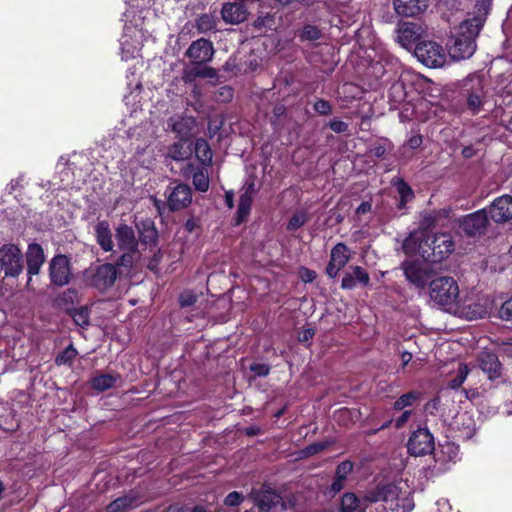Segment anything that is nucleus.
<instances>
[{
	"label": "nucleus",
	"instance_id": "nucleus-57",
	"mask_svg": "<svg viewBox=\"0 0 512 512\" xmlns=\"http://www.w3.org/2000/svg\"><path fill=\"white\" fill-rule=\"evenodd\" d=\"M315 331L313 328H306L299 332L298 340L300 342H307L313 338Z\"/></svg>",
	"mask_w": 512,
	"mask_h": 512
},
{
	"label": "nucleus",
	"instance_id": "nucleus-14",
	"mask_svg": "<svg viewBox=\"0 0 512 512\" xmlns=\"http://www.w3.org/2000/svg\"><path fill=\"white\" fill-rule=\"evenodd\" d=\"M488 224V215L485 209L464 216L460 220V228L469 236L481 235Z\"/></svg>",
	"mask_w": 512,
	"mask_h": 512
},
{
	"label": "nucleus",
	"instance_id": "nucleus-18",
	"mask_svg": "<svg viewBox=\"0 0 512 512\" xmlns=\"http://www.w3.org/2000/svg\"><path fill=\"white\" fill-rule=\"evenodd\" d=\"M491 219L497 223H504L512 219V196L503 195L494 200L489 208Z\"/></svg>",
	"mask_w": 512,
	"mask_h": 512
},
{
	"label": "nucleus",
	"instance_id": "nucleus-22",
	"mask_svg": "<svg viewBox=\"0 0 512 512\" xmlns=\"http://www.w3.org/2000/svg\"><path fill=\"white\" fill-rule=\"evenodd\" d=\"M429 0H394L393 5L397 14L413 17L426 10Z\"/></svg>",
	"mask_w": 512,
	"mask_h": 512
},
{
	"label": "nucleus",
	"instance_id": "nucleus-33",
	"mask_svg": "<svg viewBox=\"0 0 512 512\" xmlns=\"http://www.w3.org/2000/svg\"><path fill=\"white\" fill-rule=\"evenodd\" d=\"M194 152L196 158L201 162L202 165H209L212 161V151L208 142L199 138L195 141Z\"/></svg>",
	"mask_w": 512,
	"mask_h": 512
},
{
	"label": "nucleus",
	"instance_id": "nucleus-15",
	"mask_svg": "<svg viewBox=\"0 0 512 512\" xmlns=\"http://www.w3.org/2000/svg\"><path fill=\"white\" fill-rule=\"evenodd\" d=\"M167 192V205L172 211L182 210L192 202V191L186 184H178Z\"/></svg>",
	"mask_w": 512,
	"mask_h": 512
},
{
	"label": "nucleus",
	"instance_id": "nucleus-27",
	"mask_svg": "<svg viewBox=\"0 0 512 512\" xmlns=\"http://www.w3.org/2000/svg\"><path fill=\"white\" fill-rule=\"evenodd\" d=\"M96 240L100 247L106 251H112L114 244L112 240V233L107 221H100L95 226Z\"/></svg>",
	"mask_w": 512,
	"mask_h": 512
},
{
	"label": "nucleus",
	"instance_id": "nucleus-64",
	"mask_svg": "<svg viewBox=\"0 0 512 512\" xmlns=\"http://www.w3.org/2000/svg\"><path fill=\"white\" fill-rule=\"evenodd\" d=\"M195 78H197V73H196V70L193 69V70H184L183 72V75H182V79L184 82H191L193 81Z\"/></svg>",
	"mask_w": 512,
	"mask_h": 512
},
{
	"label": "nucleus",
	"instance_id": "nucleus-2",
	"mask_svg": "<svg viewBox=\"0 0 512 512\" xmlns=\"http://www.w3.org/2000/svg\"><path fill=\"white\" fill-rule=\"evenodd\" d=\"M407 255L419 254L425 261L441 262L454 250V242L449 233L431 234L426 229L414 231L403 242Z\"/></svg>",
	"mask_w": 512,
	"mask_h": 512
},
{
	"label": "nucleus",
	"instance_id": "nucleus-31",
	"mask_svg": "<svg viewBox=\"0 0 512 512\" xmlns=\"http://www.w3.org/2000/svg\"><path fill=\"white\" fill-rule=\"evenodd\" d=\"M118 379V375L100 374L91 379V386L94 390L98 392H103L112 388Z\"/></svg>",
	"mask_w": 512,
	"mask_h": 512
},
{
	"label": "nucleus",
	"instance_id": "nucleus-1",
	"mask_svg": "<svg viewBox=\"0 0 512 512\" xmlns=\"http://www.w3.org/2000/svg\"><path fill=\"white\" fill-rule=\"evenodd\" d=\"M383 502L385 512H410L414 501L405 482L377 485L368 489L363 499L354 493H346L341 500L342 512H364L368 504Z\"/></svg>",
	"mask_w": 512,
	"mask_h": 512
},
{
	"label": "nucleus",
	"instance_id": "nucleus-60",
	"mask_svg": "<svg viewBox=\"0 0 512 512\" xmlns=\"http://www.w3.org/2000/svg\"><path fill=\"white\" fill-rule=\"evenodd\" d=\"M344 484H345V480L339 479L338 477L335 476V479L330 486V490L333 493H338L344 488Z\"/></svg>",
	"mask_w": 512,
	"mask_h": 512
},
{
	"label": "nucleus",
	"instance_id": "nucleus-11",
	"mask_svg": "<svg viewBox=\"0 0 512 512\" xmlns=\"http://www.w3.org/2000/svg\"><path fill=\"white\" fill-rule=\"evenodd\" d=\"M251 497L261 512H283L286 509L281 496L267 486L253 490Z\"/></svg>",
	"mask_w": 512,
	"mask_h": 512
},
{
	"label": "nucleus",
	"instance_id": "nucleus-6",
	"mask_svg": "<svg viewBox=\"0 0 512 512\" xmlns=\"http://www.w3.org/2000/svg\"><path fill=\"white\" fill-rule=\"evenodd\" d=\"M406 280L418 289H425L433 280L435 272L427 262L419 260H405L401 264Z\"/></svg>",
	"mask_w": 512,
	"mask_h": 512
},
{
	"label": "nucleus",
	"instance_id": "nucleus-53",
	"mask_svg": "<svg viewBox=\"0 0 512 512\" xmlns=\"http://www.w3.org/2000/svg\"><path fill=\"white\" fill-rule=\"evenodd\" d=\"M356 284L357 281L355 280L354 276L352 275L351 272H348L344 275L342 279L341 287L343 289H352L356 286Z\"/></svg>",
	"mask_w": 512,
	"mask_h": 512
},
{
	"label": "nucleus",
	"instance_id": "nucleus-34",
	"mask_svg": "<svg viewBox=\"0 0 512 512\" xmlns=\"http://www.w3.org/2000/svg\"><path fill=\"white\" fill-rule=\"evenodd\" d=\"M171 130L176 133L179 140H184L190 133L189 121L183 117H173L169 120Z\"/></svg>",
	"mask_w": 512,
	"mask_h": 512
},
{
	"label": "nucleus",
	"instance_id": "nucleus-40",
	"mask_svg": "<svg viewBox=\"0 0 512 512\" xmlns=\"http://www.w3.org/2000/svg\"><path fill=\"white\" fill-rule=\"evenodd\" d=\"M469 373L468 366L466 364H460L457 370L456 376L450 381L449 386L452 389L459 388L465 381Z\"/></svg>",
	"mask_w": 512,
	"mask_h": 512
},
{
	"label": "nucleus",
	"instance_id": "nucleus-28",
	"mask_svg": "<svg viewBox=\"0 0 512 512\" xmlns=\"http://www.w3.org/2000/svg\"><path fill=\"white\" fill-rule=\"evenodd\" d=\"M418 39L415 25L404 23L397 30V41L404 48H410Z\"/></svg>",
	"mask_w": 512,
	"mask_h": 512
},
{
	"label": "nucleus",
	"instance_id": "nucleus-24",
	"mask_svg": "<svg viewBox=\"0 0 512 512\" xmlns=\"http://www.w3.org/2000/svg\"><path fill=\"white\" fill-rule=\"evenodd\" d=\"M478 363L483 372L488 374L490 379L500 375L501 364L497 355L491 351H482L478 357Z\"/></svg>",
	"mask_w": 512,
	"mask_h": 512
},
{
	"label": "nucleus",
	"instance_id": "nucleus-62",
	"mask_svg": "<svg viewBox=\"0 0 512 512\" xmlns=\"http://www.w3.org/2000/svg\"><path fill=\"white\" fill-rule=\"evenodd\" d=\"M301 278L304 282L310 283L316 278V273L313 270L304 269L301 273Z\"/></svg>",
	"mask_w": 512,
	"mask_h": 512
},
{
	"label": "nucleus",
	"instance_id": "nucleus-50",
	"mask_svg": "<svg viewBox=\"0 0 512 512\" xmlns=\"http://www.w3.org/2000/svg\"><path fill=\"white\" fill-rule=\"evenodd\" d=\"M314 110L321 115H328L331 112V105L328 101L320 99L315 102Z\"/></svg>",
	"mask_w": 512,
	"mask_h": 512
},
{
	"label": "nucleus",
	"instance_id": "nucleus-59",
	"mask_svg": "<svg viewBox=\"0 0 512 512\" xmlns=\"http://www.w3.org/2000/svg\"><path fill=\"white\" fill-rule=\"evenodd\" d=\"M156 240V230L155 229H148L145 232V235L141 237V241H143L145 244H150L155 242Z\"/></svg>",
	"mask_w": 512,
	"mask_h": 512
},
{
	"label": "nucleus",
	"instance_id": "nucleus-51",
	"mask_svg": "<svg viewBox=\"0 0 512 512\" xmlns=\"http://www.w3.org/2000/svg\"><path fill=\"white\" fill-rule=\"evenodd\" d=\"M133 253L134 252H128L124 251V253L121 255V257L117 261L118 266L123 267H131L133 264Z\"/></svg>",
	"mask_w": 512,
	"mask_h": 512
},
{
	"label": "nucleus",
	"instance_id": "nucleus-23",
	"mask_svg": "<svg viewBox=\"0 0 512 512\" xmlns=\"http://www.w3.org/2000/svg\"><path fill=\"white\" fill-rule=\"evenodd\" d=\"M117 245L120 250L128 252H136L138 242L135 237L133 229L126 225L121 224L116 230Z\"/></svg>",
	"mask_w": 512,
	"mask_h": 512
},
{
	"label": "nucleus",
	"instance_id": "nucleus-55",
	"mask_svg": "<svg viewBox=\"0 0 512 512\" xmlns=\"http://www.w3.org/2000/svg\"><path fill=\"white\" fill-rule=\"evenodd\" d=\"M256 193L255 189V182L253 179L246 180L244 186H243V192L242 195H248L251 198H254V195Z\"/></svg>",
	"mask_w": 512,
	"mask_h": 512
},
{
	"label": "nucleus",
	"instance_id": "nucleus-9",
	"mask_svg": "<svg viewBox=\"0 0 512 512\" xmlns=\"http://www.w3.org/2000/svg\"><path fill=\"white\" fill-rule=\"evenodd\" d=\"M417 59L429 68L443 67L447 60L445 50L434 41H422L414 49Z\"/></svg>",
	"mask_w": 512,
	"mask_h": 512
},
{
	"label": "nucleus",
	"instance_id": "nucleus-21",
	"mask_svg": "<svg viewBox=\"0 0 512 512\" xmlns=\"http://www.w3.org/2000/svg\"><path fill=\"white\" fill-rule=\"evenodd\" d=\"M468 83H471V91L467 95V106L473 113H477L483 104V82L479 77H471L467 79L466 86Z\"/></svg>",
	"mask_w": 512,
	"mask_h": 512
},
{
	"label": "nucleus",
	"instance_id": "nucleus-30",
	"mask_svg": "<svg viewBox=\"0 0 512 512\" xmlns=\"http://www.w3.org/2000/svg\"><path fill=\"white\" fill-rule=\"evenodd\" d=\"M392 183L399 195L398 207L403 209L405 205L414 198V192L411 187L402 179H393Z\"/></svg>",
	"mask_w": 512,
	"mask_h": 512
},
{
	"label": "nucleus",
	"instance_id": "nucleus-42",
	"mask_svg": "<svg viewBox=\"0 0 512 512\" xmlns=\"http://www.w3.org/2000/svg\"><path fill=\"white\" fill-rule=\"evenodd\" d=\"M321 37V31L314 25H305L300 33L302 40L314 41Z\"/></svg>",
	"mask_w": 512,
	"mask_h": 512
},
{
	"label": "nucleus",
	"instance_id": "nucleus-16",
	"mask_svg": "<svg viewBox=\"0 0 512 512\" xmlns=\"http://www.w3.org/2000/svg\"><path fill=\"white\" fill-rule=\"evenodd\" d=\"M186 54L192 63L200 65L212 59L214 48L211 41L201 38L192 42Z\"/></svg>",
	"mask_w": 512,
	"mask_h": 512
},
{
	"label": "nucleus",
	"instance_id": "nucleus-58",
	"mask_svg": "<svg viewBox=\"0 0 512 512\" xmlns=\"http://www.w3.org/2000/svg\"><path fill=\"white\" fill-rule=\"evenodd\" d=\"M195 301H196V296H194L193 294L183 293L180 296V304L183 307L190 306V305L194 304Z\"/></svg>",
	"mask_w": 512,
	"mask_h": 512
},
{
	"label": "nucleus",
	"instance_id": "nucleus-20",
	"mask_svg": "<svg viewBox=\"0 0 512 512\" xmlns=\"http://www.w3.org/2000/svg\"><path fill=\"white\" fill-rule=\"evenodd\" d=\"M27 260V273L29 280L32 276L37 275L45 261V255L43 248L37 243H31L28 245L26 252Z\"/></svg>",
	"mask_w": 512,
	"mask_h": 512
},
{
	"label": "nucleus",
	"instance_id": "nucleus-38",
	"mask_svg": "<svg viewBox=\"0 0 512 512\" xmlns=\"http://www.w3.org/2000/svg\"><path fill=\"white\" fill-rule=\"evenodd\" d=\"M196 27L200 33H207L215 30L216 20L210 14H203L196 20Z\"/></svg>",
	"mask_w": 512,
	"mask_h": 512
},
{
	"label": "nucleus",
	"instance_id": "nucleus-3",
	"mask_svg": "<svg viewBox=\"0 0 512 512\" xmlns=\"http://www.w3.org/2000/svg\"><path fill=\"white\" fill-rule=\"evenodd\" d=\"M143 11H139V15H136L134 9H127L124 14V32L120 39L121 46V57L123 60H129L136 58L142 48L143 43Z\"/></svg>",
	"mask_w": 512,
	"mask_h": 512
},
{
	"label": "nucleus",
	"instance_id": "nucleus-8",
	"mask_svg": "<svg viewBox=\"0 0 512 512\" xmlns=\"http://www.w3.org/2000/svg\"><path fill=\"white\" fill-rule=\"evenodd\" d=\"M0 269L6 277L16 278L23 271V254L18 245L7 243L0 247Z\"/></svg>",
	"mask_w": 512,
	"mask_h": 512
},
{
	"label": "nucleus",
	"instance_id": "nucleus-10",
	"mask_svg": "<svg viewBox=\"0 0 512 512\" xmlns=\"http://www.w3.org/2000/svg\"><path fill=\"white\" fill-rule=\"evenodd\" d=\"M84 278L87 285L94 287L99 291H106L115 283L117 279V270L113 264L105 263L98 265L94 269L86 270Z\"/></svg>",
	"mask_w": 512,
	"mask_h": 512
},
{
	"label": "nucleus",
	"instance_id": "nucleus-36",
	"mask_svg": "<svg viewBox=\"0 0 512 512\" xmlns=\"http://www.w3.org/2000/svg\"><path fill=\"white\" fill-rule=\"evenodd\" d=\"M253 198L248 195H242L239 199L238 209H237V224L242 223L246 220L248 215L250 214L251 206H252Z\"/></svg>",
	"mask_w": 512,
	"mask_h": 512
},
{
	"label": "nucleus",
	"instance_id": "nucleus-5",
	"mask_svg": "<svg viewBox=\"0 0 512 512\" xmlns=\"http://www.w3.org/2000/svg\"><path fill=\"white\" fill-rule=\"evenodd\" d=\"M430 299L447 311L456 310L459 298V286L449 276L433 279L429 287Z\"/></svg>",
	"mask_w": 512,
	"mask_h": 512
},
{
	"label": "nucleus",
	"instance_id": "nucleus-41",
	"mask_svg": "<svg viewBox=\"0 0 512 512\" xmlns=\"http://www.w3.org/2000/svg\"><path fill=\"white\" fill-rule=\"evenodd\" d=\"M76 356V349L72 345H69L61 354L56 357L55 362L57 365H65L72 362Z\"/></svg>",
	"mask_w": 512,
	"mask_h": 512
},
{
	"label": "nucleus",
	"instance_id": "nucleus-19",
	"mask_svg": "<svg viewBox=\"0 0 512 512\" xmlns=\"http://www.w3.org/2000/svg\"><path fill=\"white\" fill-rule=\"evenodd\" d=\"M459 446L455 443L446 441L440 444L439 449L435 452V461L442 470L450 468L451 464H455L460 459Z\"/></svg>",
	"mask_w": 512,
	"mask_h": 512
},
{
	"label": "nucleus",
	"instance_id": "nucleus-13",
	"mask_svg": "<svg viewBox=\"0 0 512 512\" xmlns=\"http://www.w3.org/2000/svg\"><path fill=\"white\" fill-rule=\"evenodd\" d=\"M70 276L71 266L67 256H54L49 263V277L51 283L59 287L65 286L69 283Z\"/></svg>",
	"mask_w": 512,
	"mask_h": 512
},
{
	"label": "nucleus",
	"instance_id": "nucleus-39",
	"mask_svg": "<svg viewBox=\"0 0 512 512\" xmlns=\"http://www.w3.org/2000/svg\"><path fill=\"white\" fill-rule=\"evenodd\" d=\"M71 316L78 326L85 327L89 325V311L86 307L72 310Z\"/></svg>",
	"mask_w": 512,
	"mask_h": 512
},
{
	"label": "nucleus",
	"instance_id": "nucleus-56",
	"mask_svg": "<svg viewBox=\"0 0 512 512\" xmlns=\"http://www.w3.org/2000/svg\"><path fill=\"white\" fill-rule=\"evenodd\" d=\"M195 70L197 73V77L214 78L216 76V71L211 67L197 68Z\"/></svg>",
	"mask_w": 512,
	"mask_h": 512
},
{
	"label": "nucleus",
	"instance_id": "nucleus-25",
	"mask_svg": "<svg viewBox=\"0 0 512 512\" xmlns=\"http://www.w3.org/2000/svg\"><path fill=\"white\" fill-rule=\"evenodd\" d=\"M221 16L228 24H239L246 20L247 10L242 4L225 3L221 9Z\"/></svg>",
	"mask_w": 512,
	"mask_h": 512
},
{
	"label": "nucleus",
	"instance_id": "nucleus-61",
	"mask_svg": "<svg viewBox=\"0 0 512 512\" xmlns=\"http://www.w3.org/2000/svg\"><path fill=\"white\" fill-rule=\"evenodd\" d=\"M436 506L439 512H450L451 505L447 499H439L436 502Z\"/></svg>",
	"mask_w": 512,
	"mask_h": 512
},
{
	"label": "nucleus",
	"instance_id": "nucleus-44",
	"mask_svg": "<svg viewBox=\"0 0 512 512\" xmlns=\"http://www.w3.org/2000/svg\"><path fill=\"white\" fill-rule=\"evenodd\" d=\"M353 467L354 465L351 461L345 460L337 466L335 476L346 481L347 476L352 472Z\"/></svg>",
	"mask_w": 512,
	"mask_h": 512
},
{
	"label": "nucleus",
	"instance_id": "nucleus-4",
	"mask_svg": "<svg viewBox=\"0 0 512 512\" xmlns=\"http://www.w3.org/2000/svg\"><path fill=\"white\" fill-rule=\"evenodd\" d=\"M479 18L464 20L453 35L449 45V54L454 60L470 58L476 50L475 39L482 28Z\"/></svg>",
	"mask_w": 512,
	"mask_h": 512
},
{
	"label": "nucleus",
	"instance_id": "nucleus-43",
	"mask_svg": "<svg viewBox=\"0 0 512 512\" xmlns=\"http://www.w3.org/2000/svg\"><path fill=\"white\" fill-rule=\"evenodd\" d=\"M307 214L304 211L296 212L290 219L287 228L288 230H297L307 222Z\"/></svg>",
	"mask_w": 512,
	"mask_h": 512
},
{
	"label": "nucleus",
	"instance_id": "nucleus-48",
	"mask_svg": "<svg viewBox=\"0 0 512 512\" xmlns=\"http://www.w3.org/2000/svg\"><path fill=\"white\" fill-rule=\"evenodd\" d=\"M250 370L254 373L255 376L265 377L270 372V366L265 363H254L250 366Z\"/></svg>",
	"mask_w": 512,
	"mask_h": 512
},
{
	"label": "nucleus",
	"instance_id": "nucleus-35",
	"mask_svg": "<svg viewBox=\"0 0 512 512\" xmlns=\"http://www.w3.org/2000/svg\"><path fill=\"white\" fill-rule=\"evenodd\" d=\"M421 394L417 391H410L401 395L394 402V409L397 411L404 410L405 408L412 407L417 401L420 400Z\"/></svg>",
	"mask_w": 512,
	"mask_h": 512
},
{
	"label": "nucleus",
	"instance_id": "nucleus-49",
	"mask_svg": "<svg viewBox=\"0 0 512 512\" xmlns=\"http://www.w3.org/2000/svg\"><path fill=\"white\" fill-rule=\"evenodd\" d=\"M326 446H327V443H325V442L314 443V444L307 446L305 449H303L302 454L304 456H312V455H315V454L321 452L322 450H324L326 448Z\"/></svg>",
	"mask_w": 512,
	"mask_h": 512
},
{
	"label": "nucleus",
	"instance_id": "nucleus-12",
	"mask_svg": "<svg viewBox=\"0 0 512 512\" xmlns=\"http://www.w3.org/2000/svg\"><path fill=\"white\" fill-rule=\"evenodd\" d=\"M408 452L414 456H423L434 450V437L426 428L414 431L407 443Z\"/></svg>",
	"mask_w": 512,
	"mask_h": 512
},
{
	"label": "nucleus",
	"instance_id": "nucleus-47",
	"mask_svg": "<svg viewBox=\"0 0 512 512\" xmlns=\"http://www.w3.org/2000/svg\"><path fill=\"white\" fill-rule=\"evenodd\" d=\"M244 501L242 493L233 491L230 492L224 499V504L229 507H236Z\"/></svg>",
	"mask_w": 512,
	"mask_h": 512
},
{
	"label": "nucleus",
	"instance_id": "nucleus-32",
	"mask_svg": "<svg viewBox=\"0 0 512 512\" xmlns=\"http://www.w3.org/2000/svg\"><path fill=\"white\" fill-rule=\"evenodd\" d=\"M349 259V249L344 243L336 244L331 250L330 261L334 266L343 268Z\"/></svg>",
	"mask_w": 512,
	"mask_h": 512
},
{
	"label": "nucleus",
	"instance_id": "nucleus-7",
	"mask_svg": "<svg viewBox=\"0 0 512 512\" xmlns=\"http://www.w3.org/2000/svg\"><path fill=\"white\" fill-rule=\"evenodd\" d=\"M492 307L493 300L489 295H477L460 299L455 312L468 320H476L487 316Z\"/></svg>",
	"mask_w": 512,
	"mask_h": 512
},
{
	"label": "nucleus",
	"instance_id": "nucleus-26",
	"mask_svg": "<svg viewBox=\"0 0 512 512\" xmlns=\"http://www.w3.org/2000/svg\"><path fill=\"white\" fill-rule=\"evenodd\" d=\"M140 504L139 498L131 493L124 495L112 501L107 505V512H128L129 510L137 507Z\"/></svg>",
	"mask_w": 512,
	"mask_h": 512
},
{
	"label": "nucleus",
	"instance_id": "nucleus-29",
	"mask_svg": "<svg viewBox=\"0 0 512 512\" xmlns=\"http://www.w3.org/2000/svg\"><path fill=\"white\" fill-rule=\"evenodd\" d=\"M185 174H192V182L196 190L206 192L209 189L208 172L204 167L194 171L193 166L188 165Z\"/></svg>",
	"mask_w": 512,
	"mask_h": 512
},
{
	"label": "nucleus",
	"instance_id": "nucleus-63",
	"mask_svg": "<svg viewBox=\"0 0 512 512\" xmlns=\"http://www.w3.org/2000/svg\"><path fill=\"white\" fill-rule=\"evenodd\" d=\"M342 268L341 267H338V266H334L333 265V262L329 261L328 265H327V268H326V272L327 274L331 277V278H334L338 275L339 271L341 270Z\"/></svg>",
	"mask_w": 512,
	"mask_h": 512
},
{
	"label": "nucleus",
	"instance_id": "nucleus-45",
	"mask_svg": "<svg viewBox=\"0 0 512 512\" xmlns=\"http://www.w3.org/2000/svg\"><path fill=\"white\" fill-rule=\"evenodd\" d=\"M498 316L505 321H512V297L504 301L498 310Z\"/></svg>",
	"mask_w": 512,
	"mask_h": 512
},
{
	"label": "nucleus",
	"instance_id": "nucleus-52",
	"mask_svg": "<svg viewBox=\"0 0 512 512\" xmlns=\"http://www.w3.org/2000/svg\"><path fill=\"white\" fill-rule=\"evenodd\" d=\"M329 127L331 130H333L336 133H343L348 130V124L344 121L337 120V119L332 120L329 123Z\"/></svg>",
	"mask_w": 512,
	"mask_h": 512
},
{
	"label": "nucleus",
	"instance_id": "nucleus-17",
	"mask_svg": "<svg viewBox=\"0 0 512 512\" xmlns=\"http://www.w3.org/2000/svg\"><path fill=\"white\" fill-rule=\"evenodd\" d=\"M452 430L459 439H471L476 432V423L473 416L468 412L458 413L453 420Z\"/></svg>",
	"mask_w": 512,
	"mask_h": 512
},
{
	"label": "nucleus",
	"instance_id": "nucleus-54",
	"mask_svg": "<svg viewBox=\"0 0 512 512\" xmlns=\"http://www.w3.org/2000/svg\"><path fill=\"white\" fill-rule=\"evenodd\" d=\"M411 415H412V412L410 410H405L399 417L394 419L395 427L398 429L403 427L406 424V422L409 420Z\"/></svg>",
	"mask_w": 512,
	"mask_h": 512
},
{
	"label": "nucleus",
	"instance_id": "nucleus-46",
	"mask_svg": "<svg viewBox=\"0 0 512 512\" xmlns=\"http://www.w3.org/2000/svg\"><path fill=\"white\" fill-rule=\"evenodd\" d=\"M351 273L354 276L357 283H361L362 285L366 286L369 284L370 277L365 269H363L360 266H354L351 267Z\"/></svg>",
	"mask_w": 512,
	"mask_h": 512
},
{
	"label": "nucleus",
	"instance_id": "nucleus-37",
	"mask_svg": "<svg viewBox=\"0 0 512 512\" xmlns=\"http://www.w3.org/2000/svg\"><path fill=\"white\" fill-rule=\"evenodd\" d=\"M191 153L184 140H179L169 148V155L172 159L180 161L186 159Z\"/></svg>",
	"mask_w": 512,
	"mask_h": 512
}]
</instances>
